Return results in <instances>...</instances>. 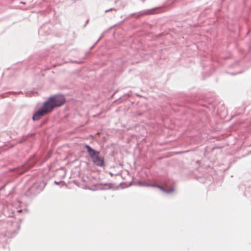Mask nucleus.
Instances as JSON below:
<instances>
[{
	"label": "nucleus",
	"mask_w": 251,
	"mask_h": 251,
	"mask_svg": "<svg viewBox=\"0 0 251 251\" xmlns=\"http://www.w3.org/2000/svg\"><path fill=\"white\" fill-rule=\"evenodd\" d=\"M85 148L87 150L93 162L95 165L100 167L104 165V158L100 156V152L95 151L89 145H86Z\"/></svg>",
	"instance_id": "2"
},
{
	"label": "nucleus",
	"mask_w": 251,
	"mask_h": 251,
	"mask_svg": "<svg viewBox=\"0 0 251 251\" xmlns=\"http://www.w3.org/2000/svg\"><path fill=\"white\" fill-rule=\"evenodd\" d=\"M157 187H158L159 188H160V189H162V188H161L160 186H157Z\"/></svg>",
	"instance_id": "3"
},
{
	"label": "nucleus",
	"mask_w": 251,
	"mask_h": 251,
	"mask_svg": "<svg viewBox=\"0 0 251 251\" xmlns=\"http://www.w3.org/2000/svg\"><path fill=\"white\" fill-rule=\"evenodd\" d=\"M65 102L66 99L62 95L50 97L44 102L42 107L34 114L32 119L34 121L39 120L43 116L51 112L55 108L63 105Z\"/></svg>",
	"instance_id": "1"
}]
</instances>
